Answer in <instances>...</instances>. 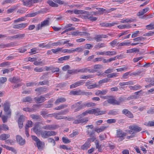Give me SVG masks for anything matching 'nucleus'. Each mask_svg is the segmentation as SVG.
<instances>
[{
	"mask_svg": "<svg viewBox=\"0 0 154 154\" xmlns=\"http://www.w3.org/2000/svg\"><path fill=\"white\" fill-rule=\"evenodd\" d=\"M84 48L83 47H80L77 48L75 49H73V53L75 51H76L78 52H82L84 50Z\"/></svg>",
	"mask_w": 154,
	"mask_h": 154,
	"instance_id": "4d7b16f0",
	"label": "nucleus"
},
{
	"mask_svg": "<svg viewBox=\"0 0 154 154\" xmlns=\"http://www.w3.org/2000/svg\"><path fill=\"white\" fill-rule=\"evenodd\" d=\"M16 138L17 142L20 145H23L25 143V140L24 139H23V138L20 136L17 135Z\"/></svg>",
	"mask_w": 154,
	"mask_h": 154,
	"instance_id": "dca6fc26",
	"label": "nucleus"
},
{
	"mask_svg": "<svg viewBox=\"0 0 154 154\" xmlns=\"http://www.w3.org/2000/svg\"><path fill=\"white\" fill-rule=\"evenodd\" d=\"M131 44V42H121L120 43H119L117 47H118V48H120V47L122 46H128L130 45Z\"/></svg>",
	"mask_w": 154,
	"mask_h": 154,
	"instance_id": "e433bc0d",
	"label": "nucleus"
},
{
	"mask_svg": "<svg viewBox=\"0 0 154 154\" xmlns=\"http://www.w3.org/2000/svg\"><path fill=\"white\" fill-rule=\"evenodd\" d=\"M32 122L31 121H28L26 124L25 128L28 129L29 128L32 126Z\"/></svg>",
	"mask_w": 154,
	"mask_h": 154,
	"instance_id": "0e129e2a",
	"label": "nucleus"
},
{
	"mask_svg": "<svg viewBox=\"0 0 154 154\" xmlns=\"http://www.w3.org/2000/svg\"><path fill=\"white\" fill-rule=\"evenodd\" d=\"M129 88L131 90H137L140 89L141 87L139 85H137L134 86H129Z\"/></svg>",
	"mask_w": 154,
	"mask_h": 154,
	"instance_id": "72a5a7b5",
	"label": "nucleus"
},
{
	"mask_svg": "<svg viewBox=\"0 0 154 154\" xmlns=\"http://www.w3.org/2000/svg\"><path fill=\"white\" fill-rule=\"evenodd\" d=\"M11 64V63L10 62L7 61V62H4L0 64V67H5L7 66H8Z\"/></svg>",
	"mask_w": 154,
	"mask_h": 154,
	"instance_id": "052dcab7",
	"label": "nucleus"
},
{
	"mask_svg": "<svg viewBox=\"0 0 154 154\" xmlns=\"http://www.w3.org/2000/svg\"><path fill=\"white\" fill-rule=\"evenodd\" d=\"M61 114L60 112L58 113H55V115L54 118L57 119H66L70 121L71 119L70 118H67L66 116H61Z\"/></svg>",
	"mask_w": 154,
	"mask_h": 154,
	"instance_id": "1a4fd4ad",
	"label": "nucleus"
},
{
	"mask_svg": "<svg viewBox=\"0 0 154 154\" xmlns=\"http://www.w3.org/2000/svg\"><path fill=\"white\" fill-rule=\"evenodd\" d=\"M34 99L35 101L39 102V103L43 102L46 100L45 97L42 96L38 97H36L34 98Z\"/></svg>",
	"mask_w": 154,
	"mask_h": 154,
	"instance_id": "6ab92c4d",
	"label": "nucleus"
},
{
	"mask_svg": "<svg viewBox=\"0 0 154 154\" xmlns=\"http://www.w3.org/2000/svg\"><path fill=\"white\" fill-rule=\"evenodd\" d=\"M26 17H23L20 18H19L17 19L14 20V23H16L19 22H20L24 21L26 20Z\"/></svg>",
	"mask_w": 154,
	"mask_h": 154,
	"instance_id": "09e8293b",
	"label": "nucleus"
},
{
	"mask_svg": "<svg viewBox=\"0 0 154 154\" xmlns=\"http://www.w3.org/2000/svg\"><path fill=\"white\" fill-rule=\"evenodd\" d=\"M28 24L27 23H22L18 24L15 25L13 26V28L14 29H19L22 30L26 28Z\"/></svg>",
	"mask_w": 154,
	"mask_h": 154,
	"instance_id": "0eeeda50",
	"label": "nucleus"
},
{
	"mask_svg": "<svg viewBox=\"0 0 154 154\" xmlns=\"http://www.w3.org/2000/svg\"><path fill=\"white\" fill-rule=\"evenodd\" d=\"M135 20L131 18L130 19H122L120 22L122 23H128L133 22Z\"/></svg>",
	"mask_w": 154,
	"mask_h": 154,
	"instance_id": "473e14b6",
	"label": "nucleus"
},
{
	"mask_svg": "<svg viewBox=\"0 0 154 154\" xmlns=\"http://www.w3.org/2000/svg\"><path fill=\"white\" fill-rule=\"evenodd\" d=\"M94 39L97 42H100L102 40L101 35H97L94 38Z\"/></svg>",
	"mask_w": 154,
	"mask_h": 154,
	"instance_id": "bf43d9fd",
	"label": "nucleus"
},
{
	"mask_svg": "<svg viewBox=\"0 0 154 154\" xmlns=\"http://www.w3.org/2000/svg\"><path fill=\"white\" fill-rule=\"evenodd\" d=\"M66 101L65 98L63 97H58L57 99L54 102V103L56 105H58L60 103H64Z\"/></svg>",
	"mask_w": 154,
	"mask_h": 154,
	"instance_id": "a211bd4d",
	"label": "nucleus"
},
{
	"mask_svg": "<svg viewBox=\"0 0 154 154\" xmlns=\"http://www.w3.org/2000/svg\"><path fill=\"white\" fill-rule=\"evenodd\" d=\"M94 115L96 116L105 114L106 111L105 110H100V108L94 109Z\"/></svg>",
	"mask_w": 154,
	"mask_h": 154,
	"instance_id": "9b49d317",
	"label": "nucleus"
},
{
	"mask_svg": "<svg viewBox=\"0 0 154 154\" xmlns=\"http://www.w3.org/2000/svg\"><path fill=\"white\" fill-rule=\"evenodd\" d=\"M47 3L50 6L53 7H57L58 6V5L57 4L51 0H48L47 1Z\"/></svg>",
	"mask_w": 154,
	"mask_h": 154,
	"instance_id": "c9c22d12",
	"label": "nucleus"
},
{
	"mask_svg": "<svg viewBox=\"0 0 154 154\" xmlns=\"http://www.w3.org/2000/svg\"><path fill=\"white\" fill-rule=\"evenodd\" d=\"M31 51L29 52L31 54H33L38 53V49L36 48H34L30 50Z\"/></svg>",
	"mask_w": 154,
	"mask_h": 154,
	"instance_id": "6e6d98bb",
	"label": "nucleus"
},
{
	"mask_svg": "<svg viewBox=\"0 0 154 154\" xmlns=\"http://www.w3.org/2000/svg\"><path fill=\"white\" fill-rule=\"evenodd\" d=\"M42 128L44 130H53L55 129L56 127V125H49L44 126L42 127Z\"/></svg>",
	"mask_w": 154,
	"mask_h": 154,
	"instance_id": "ddd939ff",
	"label": "nucleus"
},
{
	"mask_svg": "<svg viewBox=\"0 0 154 154\" xmlns=\"http://www.w3.org/2000/svg\"><path fill=\"white\" fill-rule=\"evenodd\" d=\"M30 117L34 120H37L40 119V116L38 115L33 114L30 115Z\"/></svg>",
	"mask_w": 154,
	"mask_h": 154,
	"instance_id": "864d4df0",
	"label": "nucleus"
},
{
	"mask_svg": "<svg viewBox=\"0 0 154 154\" xmlns=\"http://www.w3.org/2000/svg\"><path fill=\"white\" fill-rule=\"evenodd\" d=\"M84 80H80L70 85V88H73L80 85H82L85 83Z\"/></svg>",
	"mask_w": 154,
	"mask_h": 154,
	"instance_id": "6e6552de",
	"label": "nucleus"
},
{
	"mask_svg": "<svg viewBox=\"0 0 154 154\" xmlns=\"http://www.w3.org/2000/svg\"><path fill=\"white\" fill-rule=\"evenodd\" d=\"M122 113L126 115V116L129 118H132L134 117L133 114L128 109H125L122 111Z\"/></svg>",
	"mask_w": 154,
	"mask_h": 154,
	"instance_id": "4468645a",
	"label": "nucleus"
},
{
	"mask_svg": "<svg viewBox=\"0 0 154 154\" xmlns=\"http://www.w3.org/2000/svg\"><path fill=\"white\" fill-rule=\"evenodd\" d=\"M107 102L111 104L115 105H119V103L117 102V101L114 99H108L107 100Z\"/></svg>",
	"mask_w": 154,
	"mask_h": 154,
	"instance_id": "bb28decb",
	"label": "nucleus"
},
{
	"mask_svg": "<svg viewBox=\"0 0 154 154\" xmlns=\"http://www.w3.org/2000/svg\"><path fill=\"white\" fill-rule=\"evenodd\" d=\"M45 143L44 142H42L40 140L36 143V145L38 149L40 151L42 150L44 147Z\"/></svg>",
	"mask_w": 154,
	"mask_h": 154,
	"instance_id": "aec40b11",
	"label": "nucleus"
},
{
	"mask_svg": "<svg viewBox=\"0 0 154 154\" xmlns=\"http://www.w3.org/2000/svg\"><path fill=\"white\" fill-rule=\"evenodd\" d=\"M92 140V141H93L94 140V138H90L88 139L87 141L85 143L81 146V149L82 150H87L91 146L90 143L91 141L90 140Z\"/></svg>",
	"mask_w": 154,
	"mask_h": 154,
	"instance_id": "39448f33",
	"label": "nucleus"
},
{
	"mask_svg": "<svg viewBox=\"0 0 154 154\" xmlns=\"http://www.w3.org/2000/svg\"><path fill=\"white\" fill-rule=\"evenodd\" d=\"M117 27L121 29H124L125 28L129 29L131 28V26L129 24L119 25L117 26Z\"/></svg>",
	"mask_w": 154,
	"mask_h": 154,
	"instance_id": "c756f323",
	"label": "nucleus"
},
{
	"mask_svg": "<svg viewBox=\"0 0 154 154\" xmlns=\"http://www.w3.org/2000/svg\"><path fill=\"white\" fill-rule=\"evenodd\" d=\"M84 15L82 16L84 17V18L85 19H89V17L91 16V13H90L89 12L85 11L84 13Z\"/></svg>",
	"mask_w": 154,
	"mask_h": 154,
	"instance_id": "c03bdc74",
	"label": "nucleus"
},
{
	"mask_svg": "<svg viewBox=\"0 0 154 154\" xmlns=\"http://www.w3.org/2000/svg\"><path fill=\"white\" fill-rule=\"evenodd\" d=\"M146 28L149 30L154 29V23H151L149 24L146 26Z\"/></svg>",
	"mask_w": 154,
	"mask_h": 154,
	"instance_id": "49530a36",
	"label": "nucleus"
},
{
	"mask_svg": "<svg viewBox=\"0 0 154 154\" xmlns=\"http://www.w3.org/2000/svg\"><path fill=\"white\" fill-rule=\"evenodd\" d=\"M49 81L48 80H44L42 82H38V84L39 85H49Z\"/></svg>",
	"mask_w": 154,
	"mask_h": 154,
	"instance_id": "3c124183",
	"label": "nucleus"
},
{
	"mask_svg": "<svg viewBox=\"0 0 154 154\" xmlns=\"http://www.w3.org/2000/svg\"><path fill=\"white\" fill-rule=\"evenodd\" d=\"M94 76L91 75H84L80 77L81 79H88L92 78L94 77Z\"/></svg>",
	"mask_w": 154,
	"mask_h": 154,
	"instance_id": "13d9d810",
	"label": "nucleus"
},
{
	"mask_svg": "<svg viewBox=\"0 0 154 154\" xmlns=\"http://www.w3.org/2000/svg\"><path fill=\"white\" fill-rule=\"evenodd\" d=\"M49 18H48L46 20L42 22L40 24H38L36 28V30L38 31L41 29L42 27L48 26L49 24Z\"/></svg>",
	"mask_w": 154,
	"mask_h": 154,
	"instance_id": "20e7f679",
	"label": "nucleus"
},
{
	"mask_svg": "<svg viewBox=\"0 0 154 154\" xmlns=\"http://www.w3.org/2000/svg\"><path fill=\"white\" fill-rule=\"evenodd\" d=\"M17 7L15 6H14L13 7L11 8L8 9L7 10V13L8 14H9L13 12L17 9Z\"/></svg>",
	"mask_w": 154,
	"mask_h": 154,
	"instance_id": "5fc2aeb1",
	"label": "nucleus"
},
{
	"mask_svg": "<svg viewBox=\"0 0 154 154\" xmlns=\"http://www.w3.org/2000/svg\"><path fill=\"white\" fill-rule=\"evenodd\" d=\"M98 10V14H103L104 13H106V11H107L106 9L102 8H96Z\"/></svg>",
	"mask_w": 154,
	"mask_h": 154,
	"instance_id": "c85d7f7f",
	"label": "nucleus"
},
{
	"mask_svg": "<svg viewBox=\"0 0 154 154\" xmlns=\"http://www.w3.org/2000/svg\"><path fill=\"white\" fill-rule=\"evenodd\" d=\"M44 69L43 67L40 68L36 67L34 69V70L36 72H41L44 71Z\"/></svg>",
	"mask_w": 154,
	"mask_h": 154,
	"instance_id": "774afa93",
	"label": "nucleus"
},
{
	"mask_svg": "<svg viewBox=\"0 0 154 154\" xmlns=\"http://www.w3.org/2000/svg\"><path fill=\"white\" fill-rule=\"evenodd\" d=\"M106 46V45L105 44L103 43H98L94 47V48L96 49H99L101 48L105 47Z\"/></svg>",
	"mask_w": 154,
	"mask_h": 154,
	"instance_id": "79ce46f5",
	"label": "nucleus"
},
{
	"mask_svg": "<svg viewBox=\"0 0 154 154\" xmlns=\"http://www.w3.org/2000/svg\"><path fill=\"white\" fill-rule=\"evenodd\" d=\"M23 4L24 5L30 7L33 4L32 0H27L26 1H23Z\"/></svg>",
	"mask_w": 154,
	"mask_h": 154,
	"instance_id": "393cba45",
	"label": "nucleus"
},
{
	"mask_svg": "<svg viewBox=\"0 0 154 154\" xmlns=\"http://www.w3.org/2000/svg\"><path fill=\"white\" fill-rule=\"evenodd\" d=\"M153 15L152 14H149L147 15H144L142 17H140V18L145 20H149L152 18Z\"/></svg>",
	"mask_w": 154,
	"mask_h": 154,
	"instance_id": "7c9ffc66",
	"label": "nucleus"
},
{
	"mask_svg": "<svg viewBox=\"0 0 154 154\" xmlns=\"http://www.w3.org/2000/svg\"><path fill=\"white\" fill-rule=\"evenodd\" d=\"M129 129L132 130L137 132H139L142 130V128L137 125H134L130 126L129 127Z\"/></svg>",
	"mask_w": 154,
	"mask_h": 154,
	"instance_id": "412c9836",
	"label": "nucleus"
},
{
	"mask_svg": "<svg viewBox=\"0 0 154 154\" xmlns=\"http://www.w3.org/2000/svg\"><path fill=\"white\" fill-rule=\"evenodd\" d=\"M34 64L35 66H43L45 64V62L44 61H35L34 62Z\"/></svg>",
	"mask_w": 154,
	"mask_h": 154,
	"instance_id": "603ef678",
	"label": "nucleus"
},
{
	"mask_svg": "<svg viewBox=\"0 0 154 154\" xmlns=\"http://www.w3.org/2000/svg\"><path fill=\"white\" fill-rule=\"evenodd\" d=\"M62 48H58L56 49H51L52 52L54 54H57L60 52L62 53Z\"/></svg>",
	"mask_w": 154,
	"mask_h": 154,
	"instance_id": "de8ad7c7",
	"label": "nucleus"
},
{
	"mask_svg": "<svg viewBox=\"0 0 154 154\" xmlns=\"http://www.w3.org/2000/svg\"><path fill=\"white\" fill-rule=\"evenodd\" d=\"M108 127V126L103 125L100 127L99 128L96 129L95 130V131L98 133H99L104 131Z\"/></svg>",
	"mask_w": 154,
	"mask_h": 154,
	"instance_id": "a878e982",
	"label": "nucleus"
},
{
	"mask_svg": "<svg viewBox=\"0 0 154 154\" xmlns=\"http://www.w3.org/2000/svg\"><path fill=\"white\" fill-rule=\"evenodd\" d=\"M117 54L116 52L114 51H106V56H113Z\"/></svg>",
	"mask_w": 154,
	"mask_h": 154,
	"instance_id": "4c0bfd02",
	"label": "nucleus"
},
{
	"mask_svg": "<svg viewBox=\"0 0 154 154\" xmlns=\"http://www.w3.org/2000/svg\"><path fill=\"white\" fill-rule=\"evenodd\" d=\"M22 101L23 102H28L30 103L32 101L31 98L29 97H27L23 98Z\"/></svg>",
	"mask_w": 154,
	"mask_h": 154,
	"instance_id": "58836bf2",
	"label": "nucleus"
},
{
	"mask_svg": "<svg viewBox=\"0 0 154 154\" xmlns=\"http://www.w3.org/2000/svg\"><path fill=\"white\" fill-rule=\"evenodd\" d=\"M15 2V1L14 0H4L2 2V5H5L8 3H13Z\"/></svg>",
	"mask_w": 154,
	"mask_h": 154,
	"instance_id": "8fccbe9b",
	"label": "nucleus"
},
{
	"mask_svg": "<svg viewBox=\"0 0 154 154\" xmlns=\"http://www.w3.org/2000/svg\"><path fill=\"white\" fill-rule=\"evenodd\" d=\"M73 50L72 49H63L62 48V53H67L69 54L73 53Z\"/></svg>",
	"mask_w": 154,
	"mask_h": 154,
	"instance_id": "e2e57ef3",
	"label": "nucleus"
},
{
	"mask_svg": "<svg viewBox=\"0 0 154 154\" xmlns=\"http://www.w3.org/2000/svg\"><path fill=\"white\" fill-rule=\"evenodd\" d=\"M47 90L46 88L44 87H40L36 88L35 91L36 92V94H40L45 92Z\"/></svg>",
	"mask_w": 154,
	"mask_h": 154,
	"instance_id": "f8f14e48",
	"label": "nucleus"
},
{
	"mask_svg": "<svg viewBox=\"0 0 154 154\" xmlns=\"http://www.w3.org/2000/svg\"><path fill=\"white\" fill-rule=\"evenodd\" d=\"M68 106L66 104H62L59 106L55 108L54 109L56 110H59L64 109L67 107Z\"/></svg>",
	"mask_w": 154,
	"mask_h": 154,
	"instance_id": "f704fd0d",
	"label": "nucleus"
},
{
	"mask_svg": "<svg viewBox=\"0 0 154 154\" xmlns=\"http://www.w3.org/2000/svg\"><path fill=\"white\" fill-rule=\"evenodd\" d=\"M54 100L53 99H51L50 100H49L48 103L45 104L44 105V107L46 108H50L52 107L53 105L52 103L53 102Z\"/></svg>",
	"mask_w": 154,
	"mask_h": 154,
	"instance_id": "b1692460",
	"label": "nucleus"
},
{
	"mask_svg": "<svg viewBox=\"0 0 154 154\" xmlns=\"http://www.w3.org/2000/svg\"><path fill=\"white\" fill-rule=\"evenodd\" d=\"M109 80L110 79L107 78H105L100 80L98 82L99 87L100 86V84L107 83L109 82Z\"/></svg>",
	"mask_w": 154,
	"mask_h": 154,
	"instance_id": "a19ab883",
	"label": "nucleus"
},
{
	"mask_svg": "<svg viewBox=\"0 0 154 154\" xmlns=\"http://www.w3.org/2000/svg\"><path fill=\"white\" fill-rule=\"evenodd\" d=\"M126 135V133L123 132L120 129L117 130L116 137H124Z\"/></svg>",
	"mask_w": 154,
	"mask_h": 154,
	"instance_id": "f3484780",
	"label": "nucleus"
},
{
	"mask_svg": "<svg viewBox=\"0 0 154 154\" xmlns=\"http://www.w3.org/2000/svg\"><path fill=\"white\" fill-rule=\"evenodd\" d=\"M108 92V90L105 89L102 91L98 90L96 91L95 94L97 96H99L100 94L105 95Z\"/></svg>",
	"mask_w": 154,
	"mask_h": 154,
	"instance_id": "5701e85b",
	"label": "nucleus"
},
{
	"mask_svg": "<svg viewBox=\"0 0 154 154\" xmlns=\"http://www.w3.org/2000/svg\"><path fill=\"white\" fill-rule=\"evenodd\" d=\"M57 133L52 131H41V134L42 137L44 138H47L48 137L54 136Z\"/></svg>",
	"mask_w": 154,
	"mask_h": 154,
	"instance_id": "7ed1b4c3",
	"label": "nucleus"
},
{
	"mask_svg": "<svg viewBox=\"0 0 154 154\" xmlns=\"http://www.w3.org/2000/svg\"><path fill=\"white\" fill-rule=\"evenodd\" d=\"M71 107L72 109L75 108L74 112H77L85 108L84 103L82 101H80L73 104L71 106Z\"/></svg>",
	"mask_w": 154,
	"mask_h": 154,
	"instance_id": "f03ea898",
	"label": "nucleus"
},
{
	"mask_svg": "<svg viewBox=\"0 0 154 154\" xmlns=\"http://www.w3.org/2000/svg\"><path fill=\"white\" fill-rule=\"evenodd\" d=\"M22 79L19 77L14 76L13 78H10L9 79V81L12 83H17L22 81Z\"/></svg>",
	"mask_w": 154,
	"mask_h": 154,
	"instance_id": "9d476101",
	"label": "nucleus"
},
{
	"mask_svg": "<svg viewBox=\"0 0 154 154\" xmlns=\"http://www.w3.org/2000/svg\"><path fill=\"white\" fill-rule=\"evenodd\" d=\"M40 115H42V117L45 118H48V112L46 110H42L40 112Z\"/></svg>",
	"mask_w": 154,
	"mask_h": 154,
	"instance_id": "ea45409f",
	"label": "nucleus"
},
{
	"mask_svg": "<svg viewBox=\"0 0 154 154\" xmlns=\"http://www.w3.org/2000/svg\"><path fill=\"white\" fill-rule=\"evenodd\" d=\"M10 136V135L8 134H2L0 136V139L2 140H6L7 138H8Z\"/></svg>",
	"mask_w": 154,
	"mask_h": 154,
	"instance_id": "cd10ccee",
	"label": "nucleus"
},
{
	"mask_svg": "<svg viewBox=\"0 0 154 154\" xmlns=\"http://www.w3.org/2000/svg\"><path fill=\"white\" fill-rule=\"evenodd\" d=\"M85 86L87 87L88 89H91L94 88H96L99 87V85L96 84H92V82L91 81L88 80L85 83Z\"/></svg>",
	"mask_w": 154,
	"mask_h": 154,
	"instance_id": "423d86ee",
	"label": "nucleus"
},
{
	"mask_svg": "<svg viewBox=\"0 0 154 154\" xmlns=\"http://www.w3.org/2000/svg\"><path fill=\"white\" fill-rule=\"evenodd\" d=\"M78 72L77 69H72L68 70V73L72 75L77 74Z\"/></svg>",
	"mask_w": 154,
	"mask_h": 154,
	"instance_id": "338daca9",
	"label": "nucleus"
},
{
	"mask_svg": "<svg viewBox=\"0 0 154 154\" xmlns=\"http://www.w3.org/2000/svg\"><path fill=\"white\" fill-rule=\"evenodd\" d=\"M80 90H79L78 91H71L70 92V94L74 95H80Z\"/></svg>",
	"mask_w": 154,
	"mask_h": 154,
	"instance_id": "680f3d73",
	"label": "nucleus"
},
{
	"mask_svg": "<svg viewBox=\"0 0 154 154\" xmlns=\"http://www.w3.org/2000/svg\"><path fill=\"white\" fill-rule=\"evenodd\" d=\"M85 106V108L87 107H91L94 106H96V104L95 103L92 102L90 103H84Z\"/></svg>",
	"mask_w": 154,
	"mask_h": 154,
	"instance_id": "2f4dec72",
	"label": "nucleus"
},
{
	"mask_svg": "<svg viewBox=\"0 0 154 154\" xmlns=\"http://www.w3.org/2000/svg\"><path fill=\"white\" fill-rule=\"evenodd\" d=\"M119 42L117 39H115L110 43V44L112 47L116 46L119 44Z\"/></svg>",
	"mask_w": 154,
	"mask_h": 154,
	"instance_id": "37998d69",
	"label": "nucleus"
},
{
	"mask_svg": "<svg viewBox=\"0 0 154 154\" xmlns=\"http://www.w3.org/2000/svg\"><path fill=\"white\" fill-rule=\"evenodd\" d=\"M93 68L94 69L93 70L94 72L97 71L98 69H102L103 68V66L101 65L97 64L94 65Z\"/></svg>",
	"mask_w": 154,
	"mask_h": 154,
	"instance_id": "a18cd8bd",
	"label": "nucleus"
},
{
	"mask_svg": "<svg viewBox=\"0 0 154 154\" xmlns=\"http://www.w3.org/2000/svg\"><path fill=\"white\" fill-rule=\"evenodd\" d=\"M24 116L23 115H21L19 117L18 120V123L19 127L20 128H21L23 127V122H24Z\"/></svg>",
	"mask_w": 154,
	"mask_h": 154,
	"instance_id": "2eb2a0df",
	"label": "nucleus"
},
{
	"mask_svg": "<svg viewBox=\"0 0 154 154\" xmlns=\"http://www.w3.org/2000/svg\"><path fill=\"white\" fill-rule=\"evenodd\" d=\"M133 84V83L132 81H129V82H120L119 84L120 86V88H123L124 87H123L125 86L131 85Z\"/></svg>",
	"mask_w": 154,
	"mask_h": 154,
	"instance_id": "4be33fe9",
	"label": "nucleus"
},
{
	"mask_svg": "<svg viewBox=\"0 0 154 154\" xmlns=\"http://www.w3.org/2000/svg\"><path fill=\"white\" fill-rule=\"evenodd\" d=\"M14 70V69L11 68L5 69L3 70V74L6 73H8Z\"/></svg>",
	"mask_w": 154,
	"mask_h": 154,
	"instance_id": "69168bd1",
	"label": "nucleus"
},
{
	"mask_svg": "<svg viewBox=\"0 0 154 154\" xmlns=\"http://www.w3.org/2000/svg\"><path fill=\"white\" fill-rule=\"evenodd\" d=\"M3 106L5 114L8 116V118H10L11 115V109L10 108V102L8 100L5 101Z\"/></svg>",
	"mask_w": 154,
	"mask_h": 154,
	"instance_id": "f257e3e1",
	"label": "nucleus"
}]
</instances>
